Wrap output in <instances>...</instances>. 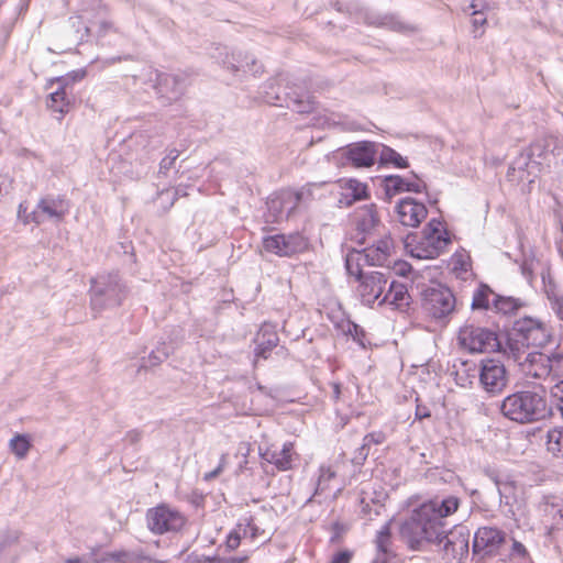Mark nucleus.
<instances>
[{"label": "nucleus", "mask_w": 563, "mask_h": 563, "mask_svg": "<svg viewBox=\"0 0 563 563\" xmlns=\"http://www.w3.org/2000/svg\"><path fill=\"white\" fill-rule=\"evenodd\" d=\"M457 508L459 499L454 496L423 504L401 526V537L411 549H420L424 542L440 541L444 533L443 518L455 512Z\"/></svg>", "instance_id": "nucleus-1"}, {"label": "nucleus", "mask_w": 563, "mask_h": 563, "mask_svg": "<svg viewBox=\"0 0 563 563\" xmlns=\"http://www.w3.org/2000/svg\"><path fill=\"white\" fill-rule=\"evenodd\" d=\"M563 164V144L554 141L543 145L536 143L519 154L508 169L511 181L532 184L539 173Z\"/></svg>", "instance_id": "nucleus-2"}, {"label": "nucleus", "mask_w": 563, "mask_h": 563, "mask_svg": "<svg viewBox=\"0 0 563 563\" xmlns=\"http://www.w3.org/2000/svg\"><path fill=\"white\" fill-rule=\"evenodd\" d=\"M500 411L509 420L519 423L533 422L545 416L547 400L537 391H518L501 401Z\"/></svg>", "instance_id": "nucleus-3"}, {"label": "nucleus", "mask_w": 563, "mask_h": 563, "mask_svg": "<svg viewBox=\"0 0 563 563\" xmlns=\"http://www.w3.org/2000/svg\"><path fill=\"white\" fill-rule=\"evenodd\" d=\"M89 292L92 310L100 312L120 306L128 288L117 273H102L91 279Z\"/></svg>", "instance_id": "nucleus-4"}, {"label": "nucleus", "mask_w": 563, "mask_h": 563, "mask_svg": "<svg viewBox=\"0 0 563 563\" xmlns=\"http://www.w3.org/2000/svg\"><path fill=\"white\" fill-rule=\"evenodd\" d=\"M511 352L528 377L548 379L563 376V356L550 357L539 351L526 352L512 346Z\"/></svg>", "instance_id": "nucleus-5"}, {"label": "nucleus", "mask_w": 563, "mask_h": 563, "mask_svg": "<svg viewBox=\"0 0 563 563\" xmlns=\"http://www.w3.org/2000/svg\"><path fill=\"white\" fill-rule=\"evenodd\" d=\"M449 243L450 236L443 223L432 219L424 228L420 241L410 249V254L419 260L435 258Z\"/></svg>", "instance_id": "nucleus-6"}, {"label": "nucleus", "mask_w": 563, "mask_h": 563, "mask_svg": "<svg viewBox=\"0 0 563 563\" xmlns=\"http://www.w3.org/2000/svg\"><path fill=\"white\" fill-rule=\"evenodd\" d=\"M551 333L548 327L538 319L530 317L521 318L516 321L514 327V338L510 339V347L518 345L529 347H542L550 341Z\"/></svg>", "instance_id": "nucleus-7"}, {"label": "nucleus", "mask_w": 563, "mask_h": 563, "mask_svg": "<svg viewBox=\"0 0 563 563\" xmlns=\"http://www.w3.org/2000/svg\"><path fill=\"white\" fill-rule=\"evenodd\" d=\"M459 343L471 353H490L500 347L497 334L486 328L465 324L459 331Z\"/></svg>", "instance_id": "nucleus-8"}, {"label": "nucleus", "mask_w": 563, "mask_h": 563, "mask_svg": "<svg viewBox=\"0 0 563 563\" xmlns=\"http://www.w3.org/2000/svg\"><path fill=\"white\" fill-rule=\"evenodd\" d=\"M69 209L70 203L64 196L47 195L38 200L35 209L23 219V223L41 224L47 220L60 222L68 214Z\"/></svg>", "instance_id": "nucleus-9"}, {"label": "nucleus", "mask_w": 563, "mask_h": 563, "mask_svg": "<svg viewBox=\"0 0 563 563\" xmlns=\"http://www.w3.org/2000/svg\"><path fill=\"white\" fill-rule=\"evenodd\" d=\"M311 197L309 188L300 190L285 189L275 194L267 201V208L272 217V221L278 222L288 219L301 202H306Z\"/></svg>", "instance_id": "nucleus-10"}, {"label": "nucleus", "mask_w": 563, "mask_h": 563, "mask_svg": "<svg viewBox=\"0 0 563 563\" xmlns=\"http://www.w3.org/2000/svg\"><path fill=\"white\" fill-rule=\"evenodd\" d=\"M479 385L490 396L499 395L508 385L505 365L496 360H483L478 371Z\"/></svg>", "instance_id": "nucleus-11"}, {"label": "nucleus", "mask_w": 563, "mask_h": 563, "mask_svg": "<svg viewBox=\"0 0 563 563\" xmlns=\"http://www.w3.org/2000/svg\"><path fill=\"white\" fill-rule=\"evenodd\" d=\"M308 246L307 238L298 232L275 234L263 239V249L278 256H292L305 252Z\"/></svg>", "instance_id": "nucleus-12"}, {"label": "nucleus", "mask_w": 563, "mask_h": 563, "mask_svg": "<svg viewBox=\"0 0 563 563\" xmlns=\"http://www.w3.org/2000/svg\"><path fill=\"white\" fill-rule=\"evenodd\" d=\"M150 530L157 534L178 531L185 525V517L176 509L166 505L152 508L146 515Z\"/></svg>", "instance_id": "nucleus-13"}, {"label": "nucleus", "mask_w": 563, "mask_h": 563, "mask_svg": "<svg viewBox=\"0 0 563 563\" xmlns=\"http://www.w3.org/2000/svg\"><path fill=\"white\" fill-rule=\"evenodd\" d=\"M470 531L464 526H456L449 533L442 534L438 543H443V559L446 563H461L468 554Z\"/></svg>", "instance_id": "nucleus-14"}, {"label": "nucleus", "mask_w": 563, "mask_h": 563, "mask_svg": "<svg viewBox=\"0 0 563 563\" xmlns=\"http://www.w3.org/2000/svg\"><path fill=\"white\" fill-rule=\"evenodd\" d=\"M494 482L499 494L500 505L507 508V514L515 516L526 505V488L509 477H495Z\"/></svg>", "instance_id": "nucleus-15"}, {"label": "nucleus", "mask_w": 563, "mask_h": 563, "mask_svg": "<svg viewBox=\"0 0 563 563\" xmlns=\"http://www.w3.org/2000/svg\"><path fill=\"white\" fill-rule=\"evenodd\" d=\"M423 307L433 318L443 319L454 311L455 298L449 288L432 287L424 292Z\"/></svg>", "instance_id": "nucleus-16"}, {"label": "nucleus", "mask_w": 563, "mask_h": 563, "mask_svg": "<svg viewBox=\"0 0 563 563\" xmlns=\"http://www.w3.org/2000/svg\"><path fill=\"white\" fill-rule=\"evenodd\" d=\"M84 73H76L75 75H67L63 77H56L49 80V89H54L49 92L47 106L51 110L64 114L68 112L71 100L68 96V89L73 82L82 78Z\"/></svg>", "instance_id": "nucleus-17"}, {"label": "nucleus", "mask_w": 563, "mask_h": 563, "mask_svg": "<svg viewBox=\"0 0 563 563\" xmlns=\"http://www.w3.org/2000/svg\"><path fill=\"white\" fill-rule=\"evenodd\" d=\"M377 144L368 141L357 142L341 150L342 157L356 168L371 167L376 163Z\"/></svg>", "instance_id": "nucleus-18"}, {"label": "nucleus", "mask_w": 563, "mask_h": 563, "mask_svg": "<svg viewBox=\"0 0 563 563\" xmlns=\"http://www.w3.org/2000/svg\"><path fill=\"white\" fill-rule=\"evenodd\" d=\"M357 288L361 300L364 305L372 306L380 301L388 283V277L382 272H372L364 275Z\"/></svg>", "instance_id": "nucleus-19"}, {"label": "nucleus", "mask_w": 563, "mask_h": 563, "mask_svg": "<svg viewBox=\"0 0 563 563\" xmlns=\"http://www.w3.org/2000/svg\"><path fill=\"white\" fill-rule=\"evenodd\" d=\"M506 542L507 539L504 532L496 528L483 527L474 536L473 549L475 552L493 554Z\"/></svg>", "instance_id": "nucleus-20"}, {"label": "nucleus", "mask_w": 563, "mask_h": 563, "mask_svg": "<svg viewBox=\"0 0 563 563\" xmlns=\"http://www.w3.org/2000/svg\"><path fill=\"white\" fill-rule=\"evenodd\" d=\"M398 221L406 225L416 228L427 217V208L423 203L412 198H404L396 206Z\"/></svg>", "instance_id": "nucleus-21"}, {"label": "nucleus", "mask_w": 563, "mask_h": 563, "mask_svg": "<svg viewBox=\"0 0 563 563\" xmlns=\"http://www.w3.org/2000/svg\"><path fill=\"white\" fill-rule=\"evenodd\" d=\"M260 455L262 459L273 465L279 471H288L292 467L294 462V444L286 442L282 448L272 445L265 450L260 449Z\"/></svg>", "instance_id": "nucleus-22"}, {"label": "nucleus", "mask_w": 563, "mask_h": 563, "mask_svg": "<svg viewBox=\"0 0 563 563\" xmlns=\"http://www.w3.org/2000/svg\"><path fill=\"white\" fill-rule=\"evenodd\" d=\"M87 24L85 31L87 34L98 37L106 36L112 32H117L113 21L110 19L108 9L100 5L93 16H85Z\"/></svg>", "instance_id": "nucleus-23"}, {"label": "nucleus", "mask_w": 563, "mask_h": 563, "mask_svg": "<svg viewBox=\"0 0 563 563\" xmlns=\"http://www.w3.org/2000/svg\"><path fill=\"white\" fill-rule=\"evenodd\" d=\"M383 186L388 199L406 191L421 192L424 188V184L420 179L415 178L410 180L398 175L385 177Z\"/></svg>", "instance_id": "nucleus-24"}, {"label": "nucleus", "mask_w": 563, "mask_h": 563, "mask_svg": "<svg viewBox=\"0 0 563 563\" xmlns=\"http://www.w3.org/2000/svg\"><path fill=\"white\" fill-rule=\"evenodd\" d=\"M340 188V199L339 202L341 206L349 207L353 202L365 199L367 197V186L364 183H361L357 179H341L338 183Z\"/></svg>", "instance_id": "nucleus-25"}, {"label": "nucleus", "mask_w": 563, "mask_h": 563, "mask_svg": "<svg viewBox=\"0 0 563 563\" xmlns=\"http://www.w3.org/2000/svg\"><path fill=\"white\" fill-rule=\"evenodd\" d=\"M186 82L183 74L161 75L157 82V90L167 100H177L185 91Z\"/></svg>", "instance_id": "nucleus-26"}, {"label": "nucleus", "mask_w": 563, "mask_h": 563, "mask_svg": "<svg viewBox=\"0 0 563 563\" xmlns=\"http://www.w3.org/2000/svg\"><path fill=\"white\" fill-rule=\"evenodd\" d=\"M393 251L390 238L379 240L376 244L362 250L365 262L369 266L384 265Z\"/></svg>", "instance_id": "nucleus-27"}, {"label": "nucleus", "mask_w": 563, "mask_h": 563, "mask_svg": "<svg viewBox=\"0 0 563 563\" xmlns=\"http://www.w3.org/2000/svg\"><path fill=\"white\" fill-rule=\"evenodd\" d=\"M255 343H256V347H255L256 358H258V357L267 358L268 353L278 343V335L272 327L264 325L261 328L260 332L257 333Z\"/></svg>", "instance_id": "nucleus-28"}, {"label": "nucleus", "mask_w": 563, "mask_h": 563, "mask_svg": "<svg viewBox=\"0 0 563 563\" xmlns=\"http://www.w3.org/2000/svg\"><path fill=\"white\" fill-rule=\"evenodd\" d=\"M356 229L368 233L379 223L375 205H367L358 208L354 213Z\"/></svg>", "instance_id": "nucleus-29"}, {"label": "nucleus", "mask_w": 563, "mask_h": 563, "mask_svg": "<svg viewBox=\"0 0 563 563\" xmlns=\"http://www.w3.org/2000/svg\"><path fill=\"white\" fill-rule=\"evenodd\" d=\"M409 294L404 284L393 282L388 291L383 296L379 305L387 303L395 309H402L409 305Z\"/></svg>", "instance_id": "nucleus-30"}, {"label": "nucleus", "mask_w": 563, "mask_h": 563, "mask_svg": "<svg viewBox=\"0 0 563 563\" xmlns=\"http://www.w3.org/2000/svg\"><path fill=\"white\" fill-rule=\"evenodd\" d=\"M364 265L367 264L362 251L353 250L346 254L345 267L351 276H355L357 279H361L364 276L362 274V268Z\"/></svg>", "instance_id": "nucleus-31"}, {"label": "nucleus", "mask_w": 563, "mask_h": 563, "mask_svg": "<svg viewBox=\"0 0 563 563\" xmlns=\"http://www.w3.org/2000/svg\"><path fill=\"white\" fill-rule=\"evenodd\" d=\"M547 450L553 456L563 459V429L553 428L548 431Z\"/></svg>", "instance_id": "nucleus-32"}, {"label": "nucleus", "mask_w": 563, "mask_h": 563, "mask_svg": "<svg viewBox=\"0 0 563 563\" xmlns=\"http://www.w3.org/2000/svg\"><path fill=\"white\" fill-rule=\"evenodd\" d=\"M451 265L459 278L466 279L471 271V257L464 252H456L452 256Z\"/></svg>", "instance_id": "nucleus-33"}, {"label": "nucleus", "mask_w": 563, "mask_h": 563, "mask_svg": "<svg viewBox=\"0 0 563 563\" xmlns=\"http://www.w3.org/2000/svg\"><path fill=\"white\" fill-rule=\"evenodd\" d=\"M31 439L27 434H15L9 441V448L11 452L19 459L23 460L26 457L29 451L31 450Z\"/></svg>", "instance_id": "nucleus-34"}, {"label": "nucleus", "mask_w": 563, "mask_h": 563, "mask_svg": "<svg viewBox=\"0 0 563 563\" xmlns=\"http://www.w3.org/2000/svg\"><path fill=\"white\" fill-rule=\"evenodd\" d=\"M493 302H494L495 308L499 312H503L505 314L514 313L519 308L523 307V305H525L523 301H521L518 298L503 297V296H497V295L495 296V298H493Z\"/></svg>", "instance_id": "nucleus-35"}, {"label": "nucleus", "mask_w": 563, "mask_h": 563, "mask_svg": "<svg viewBox=\"0 0 563 563\" xmlns=\"http://www.w3.org/2000/svg\"><path fill=\"white\" fill-rule=\"evenodd\" d=\"M335 477V472L330 466H320L314 495H320L329 488V483Z\"/></svg>", "instance_id": "nucleus-36"}, {"label": "nucleus", "mask_w": 563, "mask_h": 563, "mask_svg": "<svg viewBox=\"0 0 563 563\" xmlns=\"http://www.w3.org/2000/svg\"><path fill=\"white\" fill-rule=\"evenodd\" d=\"M495 294L488 287H481L473 295V309H487L490 303V297L495 298Z\"/></svg>", "instance_id": "nucleus-37"}, {"label": "nucleus", "mask_w": 563, "mask_h": 563, "mask_svg": "<svg viewBox=\"0 0 563 563\" xmlns=\"http://www.w3.org/2000/svg\"><path fill=\"white\" fill-rule=\"evenodd\" d=\"M509 541L511 543L509 552L510 559L516 563H530V555L526 547L515 539H510Z\"/></svg>", "instance_id": "nucleus-38"}, {"label": "nucleus", "mask_w": 563, "mask_h": 563, "mask_svg": "<svg viewBox=\"0 0 563 563\" xmlns=\"http://www.w3.org/2000/svg\"><path fill=\"white\" fill-rule=\"evenodd\" d=\"M380 159L385 163H391L397 167H408V162L399 153L390 147H384L380 153Z\"/></svg>", "instance_id": "nucleus-39"}, {"label": "nucleus", "mask_w": 563, "mask_h": 563, "mask_svg": "<svg viewBox=\"0 0 563 563\" xmlns=\"http://www.w3.org/2000/svg\"><path fill=\"white\" fill-rule=\"evenodd\" d=\"M551 309L563 321V296L554 288L547 289Z\"/></svg>", "instance_id": "nucleus-40"}, {"label": "nucleus", "mask_w": 563, "mask_h": 563, "mask_svg": "<svg viewBox=\"0 0 563 563\" xmlns=\"http://www.w3.org/2000/svg\"><path fill=\"white\" fill-rule=\"evenodd\" d=\"M242 538H244L243 531H242V525H239L238 528H235L228 534L227 541H225L227 549L230 551L238 549L241 543Z\"/></svg>", "instance_id": "nucleus-41"}, {"label": "nucleus", "mask_w": 563, "mask_h": 563, "mask_svg": "<svg viewBox=\"0 0 563 563\" xmlns=\"http://www.w3.org/2000/svg\"><path fill=\"white\" fill-rule=\"evenodd\" d=\"M389 538H390L389 526L385 525L378 531V534H377V538H376L377 549L380 552H383V553H387L388 552Z\"/></svg>", "instance_id": "nucleus-42"}, {"label": "nucleus", "mask_w": 563, "mask_h": 563, "mask_svg": "<svg viewBox=\"0 0 563 563\" xmlns=\"http://www.w3.org/2000/svg\"><path fill=\"white\" fill-rule=\"evenodd\" d=\"M131 560V554L124 550L106 553L102 562L112 561L114 563H128Z\"/></svg>", "instance_id": "nucleus-43"}, {"label": "nucleus", "mask_w": 563, "mask_h": 563, "mask_svg": "<svg viewBox=\"0 0 563 563\" xmlns=\"http://www.w3.org/2000/svg\"><path fill=\"white\" fill-rule=\"evenodd\" d=\"M386 439V435L384 432L382 431H376V432H372V433H368L364 437V442H363V445L361 448V451H365L367 446H369L371 444H382Z\"/></svg>", "instance_id": "nucleus-44"}, {"label": "nucleus", "mask_w": 563, "mask_h": 563, "mask_svg": "<svg viewBox=\"0 0 563 563\" xmlns=\"http://www.w3.org/2000/svg\"><path fill=\"white\" fill-rule=\"evenodd\" d=\"M178 157V151L172 150L167 156H165L161 162V172L168 170L175 163Z\"/></svg>", "instance_id": "nucleus-45"}, {"label": "nucleus", "mask_w": 563, "mask_h": 563, "mask_svg": "<svg viewBox=\"0 0 563 563\" xmlns=\"http://www.w3.org/2000/svg\"><path fill=\"white\" fill-rule=\"evenodd\" d=\"M227 459H228V455L222 454L221 459H220L219 466L216 470H213L212 472L205 474V479L211 481V479L216 478L223 471V468L227 464Z\"/></svg>", "instance_id": "nucleus-46"}, {"label": "nucleus", "mask_w": 563, "mask_h": 563, "mask_svg": "<svg viewBox=\"0 0 563 563\" xmlns=\"http://www.w3.org/2000/svg\"><path fill=\"white\" fill-rule=\"evenodd\" d=\"M385 25H388L390 29L399 32H406L409 30V26L400 21H396L394 19H388V21L384 22Z\"/></svg>", "instance_id": "nucleus-47"}, {"label": "nucleus", "mask_w": 563, "mask_h": 563, "mask_svg": "<svg viewBox=\"0 0 563 563\" xmlns=\"http://www.w3.org/2000/svg\"><path fill=\"white\" fill-rule=\"evenodd\" d=\"M243 537H250L251 539H255L258 533V528L255 527L252 522H247L244 527H242Z\"/></svg>", "instance_id": "nucleus-48"}, {"label": "nucleus", "mask_w": 563, "mask_h": 563, "mask_svg": "<svg viewBox=\"0 0 563 563\" xmlns=\"http://www.w3.org/2000/svg\"><path fill=\"white\" fill-rule=\"evenodd\" d=\"M352 554L349 551L336 553L330 563H350Z\"/></svg>", "instance_id": "nucleus-49"}, {"label": "nucleus", "mask_w": 563, "mask_h": 563, "mask_svg": "<svg viewBox=\"0 0 563 563\" xmlns=\"http://www.w3.org/2000/svg\"><path fill=\"white\" fill-rule=\"evenodd\" d=\"M246 556L243 558H229V559H222V558H211L209 559L212 563H244L246 561Z\"/></svg>", "instance_id": "nucleus-50"}, {"label": "nucleus", "mask_w": 563, "mask_h": 563, "mask_svg": "<svg viewBox=\"0 0 563 563\" xmlns=\"http://www.w3.org/2000/svg\"><path fill=\"white\" fill-rule=\"evenodd\" d=\"M167 356H168V353H167V352H162V353H159V352H157V353H156V352H153V353L150 355V363H151L152 365H156V364H158V363L163 362L165 358H167Z\"/></svg>", "instance_id": "nucleus-51"}, {"label": "nucleus", "mask_w": 563, "mask_h": 563, "mask_svg": "<svg viewBox=\"0 0 563 563\" xmlns=\"http://www.w3.org/2000/svg\"><path fill=\"white\" fill-rule=\"evenodd\" d=\"M472 23L475 27L483 26L486 23V18L479 11L474 10Z\"/></svg>", "instance_id": "nucleus-52"}, {"label": "nucleus", "mask_w": 563, "mask_h": 563, "mask_svg": "<svg viewBox=\"0 0 563 563\" xmlns=\"http://www.w3.org/2000/svg\"><path fill=\"white\" fill-rule=\"evenodd\" d=\"M240 67H242L244 71H252L254 74L258 73L261 69V66H257L254 59H252L251 63L246 60L245 65H241Z\"/></svg>", "instance_id": "nucleus-53"}, {"label": "nucleus", "mask_w": 563, "mask_h": 563, "mask_svg": "<svg viewBox=\"0 0 563 563\" xmlns=\"http://www.w3.org/2000/svg\"><path fill=\"white\" fill-rule=\"evenodd\" d=\"M27 207L24 203H20L18 208V218L23 222V219L29 214Z\"/></svg>", "instance_id": "nucleus-54"}, {"label": "nucleus", "mask_w": 563, "mask_h": 563, "mask_svg": "<svg viewBox=\"0 0 563 563\" xmlns=\"http://www.w3.org/2000/svg\"><path fill=\"white\" fill-rule=\"evenodd\" d=\"M429 416H430L429 411H427V410H424V409L422 410V409H420L419 407L417 408L416 417H417L418 419H423V418H427V417H429Z\"/></svg>", "instance_id": "nucleus-55"}, {"label": "nucleus", "mask_w": 563, "mask_h": 563, "mask_svg": "<svg viewBox=\"0 0 563 563\" xmlns=\"http://www.w3.org/2000/svg\"><path fill=\"white\" fill-rule=\"evenodd\" d=\"M81 562H82V560L79 558H71V559L66 560V563H81Z\"/></svg>", "instance_id": "nucleus-56"}, {"label": "nucleus", "mask_w": 563, "mask_h": 563, "mask_svg": "<svg viewBox=\"0 0 563 563\" xmlns=\"http://www.w3.org/2000/svg\"><path fill=\"white\" fill-rule=\"evenodd\" d=\"M408 269H410V268L407 266V264H402V265H401V268H400V274H401V275H405V274H406V271H408Z\"/></svg>", "instance_id": "nucleus-57"}, {"label": "nucleus", "mask_w": 563, "mask_h": 563, "mask_svg": "<svg viewBox=\"0 0 563 563\" xmlns=\"http://www.w3.org/2000/svg\"><path fill=\"white\" fill-rule=\"evenodd\" d=\"M333 393H334V396H335V397H339V395H340V388H339V385H334Z\"/></svg>", "instance_id": "nucleus-58"}, {"label": "nucleus", "mask_w": 563, "mask_h": 563, "mask_svg": "<svg viewBox=\"0 0 563 563\" xmlns=\"http://www.w3.org/2000/svg\"><path fill=\"white\" fill-rule=\"evenodd\" d=\"M559 251H560V253H561V254H562V256H563V240H562V241L560 242V244H559Z\"/></svg>", "instance_id": "nucleus-59"}, {"label": "nucleus", "mask_w": 563, "mask_h": 563, "mask_svg": "<svg viewBox=\"0 0 563 563\" xmlns=\"http://www.w3.org/2000/svg\"><path fill=\"white\" fill-rule=\"evenodd\" d=\"M559 516H560V518H561V519H562V521H563V508L559 510Z\"/></svg>", "instance_id": "nucleus-60"}, {"label": "nucleus", "mask_w": 563, "mask_h": 563, "mask_svg": "<svg viewBox=\"0 0 563 563\" xmlns=\"http://www.w3.org/2000/svg\"><path fill=\"white\" fill-rule=\"evenodd\" d=\"M3 0H0V4L2 3Z\"/></svg>", "instance_id": "nucleus-61"}]
</instances>
